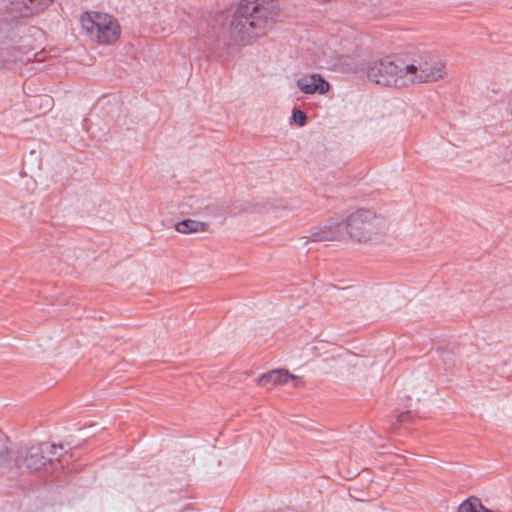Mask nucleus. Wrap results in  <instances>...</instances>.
<instances>
[{
  "label": "nucleus",
  "instance_id": "0eeeda50",
  "mask_svg": "<svg viewBox=\"0 0 512 512\" xmlns=\"http://www.w3.org/2000/svg\"><path fill=\"white\" fill-rule=\"evenodd\" d=\"M289 380L293 381L294 387L303 385V381L298 376L290 374L288 371L282 369L271 370L262 374L257 379V384L270 390L276 386H282L286 384Z\"/></svg>",
  "mask_w": 512,
  "mask_h": 512
},
{
  "label": "nucleus",
  "instance_id": "f257e3e1",
  "mask_svg": "<svg viewBox=\"0 0 512 512\" xmlns=\"http://www.w3.org/2000/svg\"><path fill=\"white\" fill-rule=\"evenodd\" d=\"M273 13L269 0H241L230 24L231 37L245 45L265 36Z\"/></svg>",
  "mask_w": 512,
  "mask_h": 512
},
{
  "label": "nucleus",
  "instance_id": "9b49d317",
  "mask_svg": "<svg viewBox=\"0 0 512 512\" xmlns=\"http://www.w3.org/2000/svg\"><path fill=\"white\" fill-rule=\"evenodd\" d=\"M209 225L205 222L186 219L176 224L175 229L182 234L205 232Z\"/></svg>",
  "mask_w": 512,
  "mask_h": 512
},
{
  "label": "nucleus",
  "instance_id": "20e7f679",
  "mask_svg": "<svg viewBox=\"0 0 512 512\" xmlns=\"http://www.w3.org/2000/svg\"><path fill=\"white\" fill-rule=\"evenodd\" d=\"M367 77L377 85L402 88V65L389 57L375 60L368 66Z\"/></svg>",
  "mask_w": 512,
  "mask_h": 512
},
{
  "label": "nucleus",
  "instance_id": "4468645a",
  "mask_svg": "<svg viewBox=\"0 0 512 512\" xmlns=\"http://www.w3.org/2000/svg\"><path fill=\"white\" fill-rule=\"evenodd\" d=\"M52 1H53V0H40V3H39V4H40L42 7H44V6L48 5L49 3H51Z\"/></svg>",
  "mask_w": 512,
  "mask_h": 512
},
{
  "label": "nucleus",
  "instance_id": "ddd939ff",
  "mask_svg": "<svg viewBox=\"0 0 512 512\" xmlns=\"http://www.w3.org/2000/svg\"><path fill=\"white\" fill-rule=\"evenodd\" d=\"M292 119L299 126H303V125H305V123L307 121V116L303 111H301L299 109H295V110H293V113H292Z\"/></svg>",
  "mask_w": 512,
  "mask_h": 512
},
{
  "label": "nucleus",
  "instance_id": "6e6552de",
  "mask_svg": "<svg viewBox=\"0 0 512 512\" xmlns=\"http://www.w3.org/2000/svg\"><path fill=\"white\" fill-rule=\"evenodd\" d=\"M298 89L304 94H325L330 89V84L320 74H308L296 81Z\"/></svg>",
  "mask_w": 512,
  "mask_h": 512
},
{
  "label": "nucleus",
  "instance_id": "9d476101",
  "mask_svg": "<svg viewBox=\"0 0 512 512\" xmlns=\"http://www.w3.org/2000/svg\"><path fill=\"white\" fill-rule=\"evenodd\" d=\"M402 88L424 84L421 56L414 58L411 63L402 65Z\"/></svg>",
  "mask_w": 512,
  "mask_h": 512
},
{
  "label": "nucleus",
  "instance_id": "1a4fd4ad",
  "mask_svg": "<svg viewBox=\"0 0 512 512\" xmlns=\"http://www.w3.org/2000/svg\"><path fill=\"white\" fill-rule=\"evenodd\" d=\"M424 83L437 82L446 77V66L443 62L429 56H421Z\"/></svg>",
  "mask_w": 512,
  "mask_h": 512
},
{
  "label": "nucleus",
  "instance_id": "39448f33",
  "mask_svg": "<svg viewBox=\"0 0 512 512\" xmlns=\"http://www.w3.org/2000/svg\"><path fill=\"white\" fill-rule=\"evenodd\" d=\"M56 449L55 445L46 443L22 449L16 457V464L28 472L39 471L52 461L50 456L56 454Z\"/></svg>",
  "mask_w": 512,
  "mask_h": 512
},
{
  "label": "nucleus",
  "instance_id": "7ed1b4c3",
  "mask_svg": "<svg viewBox=\"0 0 512 512\" xmlns=\"http://www.w3.org/2000/svg\"><path fill=\"white\" fill-rule=\"evenodd\" d=\"M80 25L86 37L99 45L115 43L121 34L118 21L110 14L87 11L80 16Z\"/></svg>",
  "mask_w": 512,
  "mask_h": 512
},
{
  "label": "nucleus",
  "instance_id": "2eb2a0df",
  "mask_svg": "<svg viewBox=\"0 0 512 512\" xmlns=\"http://www.w3.org/2000/svg\"><path fill=\"white\" fill-rule=\"evenodd\" d=\"M30 2H33L34 0H29Z\"/></svg>",
  "mask_w": 512,
  "mask_h": 512
},
{
  "label": "nucleus",
  "instance_id": "423d86ee",
  "mask_svg": "<svg viewBox=\"0 0 512 512\" xmlns=\"http://www.w3.org/2000/svg\"><path fill=\"white\" fill-rule=\"evenodd\" d=\"M345 235V221H330L323 226L312 228L305 238L307 241L313 242L338 241Z\"/></svg>",
  "mask_w": 512,
  "mask_h": 512
},
{
  "label": "nucleus",
  "instance_id": "f03ea898",
  "mask_svg": "<svg viewBox=\"0 0 512 512\" xmlns=\"http://www.w3.org/2000/svg\"><path fill=\"white\" fill-rule=\"evenodd\" d=\"M346 235L354 243L365 246L384 244L390 235V223L382 215L370 210H358L345 220Z\"/></svg>",
  "mask_w": 512,
  "mask_h": 512
},
{
  "label": "nucleus",
  "instance_id": "f8f14e48",
  "mask_svg": "<svg viewBox=\"0 0 512 512\" xmlns=\"http://www.w3.org/2000/svg\"><path fill=\"white\" fill-rule=\"evenodd\" d=\"M12 458L13 455L8 449L6 440L0 435V466L7 465Z\"/></svg>",
  "mask_w": 512,
  "mask_h": 512
}]
</instances>
